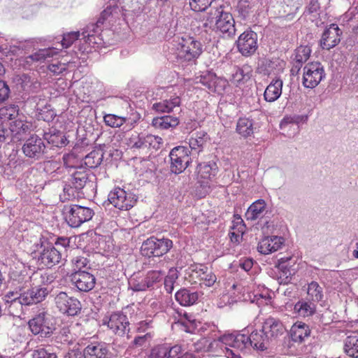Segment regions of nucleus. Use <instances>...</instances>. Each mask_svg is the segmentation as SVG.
<instances>
[{
	"mask_svg": "<svg viewBox=\"0 0 358 358\" xmlns=\"http://www.w3.org/2000/svg\"><path fill=\"white\" fill-rule=\"evenodd\" d=\"M10 127L13 134V143L24 139L30 129L29 123L21 120L10 121Z\"/></svg>",
	"mask_w": 358,
	"mask_h": 358,
	"instance_id": "nucleus-28",
	"label": "nucleus"
},
{
	"mask_svg": "<svg viewBox=\"0 0 358 358\" xmlns=\"http://www.w3.org/2000/svg\"><path fill=\"white\" fill-rule=\"evenodd\" d=\"M74 272L84 271L83 268H88L89 261L86 257L77 256L71 260Z\"/></svg>",
	"mask_w": 358,
	"mask_h": 358,
	"instance_id": "nucleus-58",
	"label": "nucleus"
},
{
	"mask_svg": "<svg viewBox=\"0 0 358 358\" xmlns=\"http://www.w3.org/2000/svg\"><path fill=\"white\" fill-rule=\"evenodd\" d=\"M10 279L13 285L17 287L21 292L22 289L27 287L29 281H31V276H28L22 272L17 271H12L10 274Z\"/></svg>",
	"mask_w": 358,
	"mask_h": 358,
	"instance_id": "nucleus-44",
	"label": "nucleus"
},
{
	"mask_svg": "<svg viewBox=\"0 0 358 358\" xmlns=\"http://www.w3.org/2000/svg\"><path fill=\"white\" fill-rule=\"evenodd\" d=\"M55 352H50L49 349L38 348L34 351L32 358H57Z\"/></svg>",
	"mask_w": 358,
	"mask_h": 358,
	"instance_id": "nucleus-62",
	"label": "nucleus"
},
{
	"mask_svg": "<svg viewBox=\"0 0 358 358\" xmlns=\"http://www.w3.org/2000/svg\"><path fill=\"white\" fill-rule=\"evenodd\" d=\"M58 50L54 48H48L44 49H40L33 54L26 57L24 62L28 65H31L34 63H43L45 62L48 59L54 57L58 54Z\"/></svg>",
	"mask_w": 358,
	"mask_h": 358,
	"instance_id": "nucleus-27",
	"label": "nucleus"
},
{
	"mask_svg": "<svg viewBox=\"0 0 358 358\" xmlns=\"http://www.w3.org/2000/svg\"><path fill=\"white\" fill-rule=\"evenodd\" d=\"M43 138L48 143L56 147H63L67 143V139L64 134L54 128H51L48 131L45 132Z\"/></svg>",
	"mask_w": 358,
	"mask_h": 358,
	"instance_id": "nucleus-35",
	"label": "nucleus"
},
{
	"mask_svg": "<svg viewBox=\"0 0 358 358\" xmlns=\"http://www.w3.org/2000/svg\"><path fill=\"white\" fill-rule=\"evenodd\" d=\"M198 176L203 179H211L217 172V166L215 162H209L199 164L197 166Z\"/></svg>",
	"mask_w": 358,
	"mask_h": 358,
	"instance_id": "nucleus-39",
	"label": "nucleus"
},
{
	"mask_svg": "<svg viewBox=\"0 0 358 358\" xmlns=\"http://www.w3.org/2000/svg\"><path fill=\"white\" fill-rule=\"evenodd\" d=\"M307 294L310 300L314 303L320 302L324 298L323 288L316 281L308 283Z\"/></svg>",
	"mask_w": 358,
	"mask_h": 358,
	"instance_id": "nucleus-43",
	"label": "nucleus"
},
{
	"mask_svg": "<svg viewBox=\"0 0 358 358\" xmlns=\"http://www.w3.org/2000/svg\"><path fill=\"white\" fill-rule=\"evenodd\" d=\"M129 286L134 292H141L148 289L145 278L132 277L129 281Z\"/></svg>",
	"mask_w": 358,
	"mask_h": 358,
	"instance_id": "nucleus-56",
	"label": "nucleus"
},
{
	"mask_svg": "<svg viewBox=\"0 0 358 358\" xmlns=\"http://www.w3.org/2000/svg\"><path fill=\"white\" fill-rule=\"evenodd\" d=\"M19 107L15 104H10L0 108L1 120L14 121L18 115Z\"/></svg>",
	"mask_w": 358,
	"mask_h": 358,
	"instance_id": "nucleus-49",
	"label": "nucleus"
},
{
	"mask_svg": "<svg viewBox=\"0 0 358 358\" xmlns=\"http://www.w3.org/2000/svg\"><path fill=\"white\" fill-rule=\"evenodd\" d=\"M20 51V48L17 45H2V60L6 58L12 59L13 56H15Z\"/></svg>",
	"mask_w": 358,
	"mask_h": 358,
	"instance_id": "nucleus-61",
	"label": "nucleus"
},
{
	"mask_svg": "<svg viewBox=\"0 0 358 358\" xmlns=\"http://www.w3.org/2000/svg\"><path fill=\"white\" fill-rule=\"evenodd\" d=\"M252 72V68L248 64L234 66L229 78V81L234 86L242 88L250 81Z\"/></svg>",
	"mask_w": 358,
	"mask_h": 358,
	"instance_id": "nucleus-19",
	"label": "nucleus"
},
{
	"mask_svg": "<svg viewBox=\"0 0 358 358\" xmlns=\"http://www.w3.org/2000/svg\"><path fill=\"white\" fill-rule=\"evenodd\" d=\"M271 295L269 290L264 287L259 288L258 290L254 291L252 296H250V300L252 303H255L258 306L264 305L267 303L271 299Z\"/></svg>",
	"mask_w": 358,
	"mask_h": 358,
	"instance_id": "nucleus-46",
	"label": "nucleus"
},
{
	"mask_svg": "<svg viewBox=\"0 0 358 358\" xmlns=\"http://www.w3.org/2000/svg\"><path fill=\"white\" fill-rule=\"evenodd\" d=\"M162 138L151 134H132L129 139V144L131 148L145 149V148H158Z\"/></svg>",
	"mask_w": 358,
	"mask_h": 358,
	"instance_id": "nucleus-18",
	"label": "nucleus"
},
{
	"mask_svg": "<svg viewBox=\"0 0 358 358\" xmlns=\"http://www.w3.org/2000/svg\"><path fill=\"white\" fill-rule=\"evenodd\" d=\"M215 0H189L191 9L195 12L206 10Z\"/></svg>",
	"mask_w": 358,
	"mask_h": 358,
	"instance_id": "nucleus-54",
	"label": "nucleus"
},
{
	"mask_svg": "<svg viewBox=\"0 0 358 358\" xmlns=\"http://www.w3.org/2000/svg\"><path fill=\"white\" fill-rule=\"evenodd\" d=\"M55 303L61 313L68 316L77 315L82 308L78 299L68 295L64 292H60L55 296Z\"/></svg>",
	"mask_w": 358,
	"mask_h": 358,
	"instance_id": "nucleus-9",
	"label": "nucleus"
},
{
	"mask_svg": "<svg viewBox=\"0 0 358 358\" xmlns=\"http://www.w3.org/2000/svg\"><path fill=\"white\" fill-rule=\"evenodd\" d=\"M129 324L127 316L121 312L113 313L107 322L108 327L119 336H123L129 332Z\"/></svg>",
	"mask_w": 358,
	"mask_h": 358,
	"instance_id": "nucleus-17",
	"label": "nucleus"
},
{
	"mask_svg": "<svg viewBox=\"0 0 358 358\" xmlns=\"http://www.w3.org/2000/svg\"><path fill=\"white\" fill-rule=\"evenodd\" d=\"M31 331L34 335L41 337H49L53 333L55 327L51 321V316L44 309L41 310L28 322Z\"/></svg>",
	"mask_w": 358,
	"mask_h": 358,
	"instance_id": "nucleus-6",
	"label": "nucleus"
},
{
	"mask_svg": "<svg viewBox=\"0 0 358 358\" xmlns=\"http://www.w3.org/2000/svg\"><path fill=\"white\" fill-rule=\"evenodd\" d=\"M127 118L115 114H106L103 116V122L106 126L111 128H119L126 123Z\"/></svg>",
	"mask_w": 358,
	"mask_h": 358,
	"instance_id": "nucleus-50",
	"label": "nucleus"
},
{
	"mask_svg": "<svg viewBox=\"0 0 358 358\" xmlns=\"http://www.w3.org/2000/svg\"><path fill=\"white\" fill-rule=\"evenodd\" d=\"M22 150L27 157L38 160L45 153V145L41 137L33 134L26 139L22 147Z\"/></svg>",
	"mask_w": 358,
	"mask_h": 358,
	"instance_id": "nucleus-13",
	"label": "nucleus"
},
{
	"mask_svg": "<svg viewBox=\"0 0 358 358\" xmlns=\"http://www.w3.org/2000/svg\"><path fill=\"white\" fill-rule=\"evenodd\" d=\"M190 152L187 147L176 146L170 153L171 171L178 174L183 172L192 162Z\"/></svg>",
	"mask_w": 358,
	"mask_h": 358,
	"instance_id": "nucleus-11",
	"label": "nucleus"
},
{
	"mask_svg": "<svg viewBox=\"0 0 358 358\" xmlns=\"http://www.w3.org/2000/svg\"><path fill=\"white\" fill-rule=\"evenodd\" d=\"M238 11L243 19H247L255 11L253 5L248 0H240L238 3Z\"/></svg>",
	"mask_w": 358,
	"mask_h": 358,
	"instance_id": "nucleus-53",
	"label": "nucleus"
},
{
	"mask_svg": "<svg viewBox=\"0 0 358 358\" xmlns=\"http://www.w3.org/2000/svg\"><path fill=\"white\" fill-rule=\"evenodd\" d=\"M152 125L160 129H168L171 127H176L179 124V120L171 115H164L155 117L152 122Z\"/></svg>",
	"mask_w": 358,
	"mask_h": 358,
	"instance_id": "nucleus-37",
	"label": "nucleus"
},
{
	"mask_svg": "<svg viewBox=\"0 0 358 358\" xmlns=\"http://www.w3.org/2000/svg\"><path fill=\"white\" fill-rule=\"evenodd\" d=\"M341 35L342 31L337 24H330L322 34L320 46L322 49L329 50L340 43Z\"/></svg>",
	"mask_w": 358,
	"mask_h": 358,
	"instance_id": "nucleus-22",
	"label": "nucleus"
},
{
	"mask_svg": "<svg viewBox=\"0 0 358 358\" xmlns=\"http://www.w3.org/2000/svg\"><path fill=\"white\" fill-rule=\"evenodd\" d=\"M178 278L177 271L175 269H170L168 275H164V288L168 293H171L174 288V283Z\"/></svg>",
	"mask_w": 358,
	"mask_h": 358,
	"instance_id": "nucleus-55",
	"label": "nucleus"
},
{
	"mask_svg": "<svg viewBox=\"0 0 358 358\" xmlns=\"http://www.w3.org/2000/svg\"><path fill=\"white\" fill-rule=\"evenodd\" d=\"M209 140L208 134L203 131H199L192 134L188 138V144L191 152L193 154L199 155L203 152L205 145Z\"/></svg>",
	"mask_w": 358,
	"mask_h": 358,
	"instance_id": "nucleus-25",
	"label": "nucleus"
},
{
	"mask_svg": "<svg viewBox=\"0 0 358 358\" xmlns=\"http://www.w3.org/2000/svg\"><path fill=\"white\" fill-rule=\"evenodd\" d=\"M50 292V287H38L33 284L31 289L20 293L17 291L8 292L5 298L6 302L10 303L8 306L10 313L14 316L17 315L23 306H31L43 301Z\"/></svg>",
	"mask_w": 358,
	"mask_h": 358,
	"instance_id": "nucleus-1",
	"label": "nucleus"
},
{
	"mask_svg": "<svg viewBox=\"0 0 358 358\" xmlns=\"http://www.w3.org/2000/svg\"><path fill=\"white\" fill-rule=\"evenodd\" d=\"M18 84L21 86L22 90L27 94L36 93L41 89L40 82L29 75L23 73L18 79Z\"/></svg>",
	"mask_w": 358,
	"mask_h": 358,
	"instance_id": "nucleus-32",
	"label": "nucleus"
},
{
	"mask_svg": "<svg viewBox=\"0 0 358 358\" xmlns=\"http://www.w3.org/2000/svg\"><path fill=\"white\" fill-rule=\"evenodd\" d=\"M164 275L165 273L162 271H149L144 277L148 289L157 287L164 279Z\"/></svg>",
	"mask_w": 358,
	"mask_h": 358,
	"instance_id": "nucleus-45",
	"label": "nucleus"
},
{
	"mask_svg": "<svg viewBox=\"0 0 358 358\" xmlns=\"http://www.w3.org/2000/svg\"><path fill=\"white\" fill-rule=\"evenodd\" d=\"M62 257V251L51 244H41L38 254L36 255L38 264L41 266L52 268L59 264Z\"/></svg>",
	"mask_w": 358,
	"mask_h": 358,
	"instance_id": "nucleus-12",
	"label": "nucleus"
},
{
	"mask_svg": "<svg viewBox=\"0 0 358 358\" xmlns=\"http://www.w3.org/2000/svg\"><path fill=\"white\" fill-rule=\"evenodd\" d=\"M70 278L72 284L80 292H87L92 290L96 283L95 277L87 271L73 272Z\"/></svg>",
	"mask_w": 358,
	"mask_h": 358,
	"instance_id": "nucleus-21",
	"label": "nucleus"
},
{
	"mask_svg": "<svg viewBox=\"0 0 358 358\" xmlns=\"http://www.w3.org/2000/svg\"><path fill=\"white\" fill-rule=\"evenodd\" d=\"M236 132L243 138L250 137L254 134V122L252 119L241 117L236 123Z\"/></svg>",
	"mask_w": 358,
	"mask_h": 358,
	"instance_id": "nucleus-36",
	"label": "nucleus"
},
{
	"mask_svg": "<svg viewBox=\"0 0 358 358\" xmlns=\"http://www.w3.org/2000/svg\"><path fill=\"white\" fill-rule=\"evenodd\" d=\"M311 49L307 45H301L296 48L294 55L295 66L299 68L310 57Z\"/></svg>",
	"mask_w": 358,
	"mask_h": 358,
	"instance_id": "nucleus-48",
	"label": "nucleus"
},
{
	"mask_svg": "<svg viewBox=\"0 0 358 358\" xmlns=\"http://www.w3.org/2000/svg\"><path fill=\"white\" fill-rule=\"evenodd\" d=\"M284 239L280 236H267L264 238L258 243L257 250L261 254L268 255L274 252L281 248Z\"/></svg>",
	"mask_w": 358,
	"mask_h": 358,
	"instance_id": "nucleus-23",
	"label": "nucleus"
},
{
	"mask_svg": "<svg viewBox=\"0 0 358 358\" xmlns=\"http://www.w3.org/2000/svg\"><path fill=\"white\" fill-rule=\"evenodd\" d=\"M284 330L282 323L278 319L270 317L266 319L263 323L262 332L269 340L282 335Z\"/></svg>",
	"mask_w": 358,
	"mask_h": 358,
	"instance_id": "nucleus-24",
	"label": "nucleus"
},
{
	"mask_svg": "<svg viewBox=\"0 0 358 358\" xmlns=\"http://www.w3.org/2000/svg\"><path fill=\"white\" fill-rule=\"evenodd\" d=\"M108 200L115 208L121 210H128L136 203V196L120 187H115L110 192Z\"/></svg>",
	"mask_w": 358,
	"mask_h": 358,
	"instance_id": "nucleus-8",
	"label": "nucleus"
},
{
	"mask_svg": "<svg viewBox=\"0 0 358 358\" xmlns=\"http://www.w3.org/2000/svg\"><path fill=\"white\" fill-rule=\"evenodd\" d=\"M80 36V31H71L63 35L62 45L63 48H68Z\"/></svg>",
	"mask_w": 358,
	"mask_h": 358,
	"instance_id": "nucleus-60",
	"label": "nucleus"
},
{
	"mask_svg": "<svg viewBox=\"0 0 358 358\" xmlns=\"http://www.w3.org/2000/svg\"><path fill=\"white\" fill-rule=\"evenodd\" d=\"M103 24L101 20H97L96 23H90L82 32V35L83 37L85 35H87V34H99L103 30Z\"/></svg>",
	"mask_w": 358,
	"mask_h": 358,
	"instance_id": "nucleus-59",
	"label": "nucleus"
},
{
	"mask_svg": "<svg viewBox=\"0 0 358 358\" xmlns=\"http://www.w3.org/2000/svg\"><path fill=\"white\" fill-rule=\"evenodd\" d=\"M180 103V97L175 96L170 99L163 100L154 103L152 108L159 113H170L175 107L179 106Z\"/></svg>",
	"mask_w": 358,
	"mask_h": 358,
	"instance_id": "nucleus-41",
	"label": "nucleus"
},
{
	"mask_svg": "<svg viewBox=\"0 0 358 358\" xmlns=\"http://www.w3.org/2000/svg\"><path fill=\"white\" fill-rule=\"evenodd\" d=\"M90 171L84 167H78L71 174L68 182L64 185L63 193L59 195L62 202L73 200L79 196V192L91 182Z\"/></svg>",
	"mask_w": 358,
	"mask_h": 358,
	"instance_id": "nucleus-2",
	"label": "nucleus"
},
{
	"mask_svg": "<svg viewBox=\"0 0 358 358\" xmlns=\"http://www.w3.org/2000/svg\"><path fill=\"white\" fill-rule=\"evenodd\" d=\"M84 358H111L109 345L104 342L92 341L83 351Z\"/></svg>",
	"mask_w": 358,
	"mask_h": 358,
	"instance_id": "nucleus-20",
	"label": "nucleus"
},
{
	"mask_svg": "<svg viewBox=\"0 0 358 358\" xmlns=\"http://www.w3.org/2000/svg\"><path fill=\"white\" fill-rule=\"evenodd\" d=\"M178 323L183 327V330L187 333H194L197 328L198 322L192 315L184 313Z\"/></svg>",
	"mask_w": 358,
	"mask_h": 358,
	"instance_id": "nucleus-47",
	"label": "nucleus"
},
{
	"mask_svg": "<svg viewBox=\"0 0 358 358\" xmlns=\"http://www.w3.org/2000/svg\"><path fill=\"white\" fill-rule=\"evenodd\" d=\"M294 310L299 316L308 317L313 315L316 310V306L314 302L306 301L303 300L299 301L294 307Z\"/></svg>",
	"mask_w": 358,
	"mask_h": 358,
	"instance_id": "nucleus-40",
	"label": "nucleus"
},
{
	"mask_svg": "<svg viewBox=\"0 0 358 358\" xmlns=\"http://www.w3.org/2000/svg\"><path fill=\"white\" fill-rule=\"evenodd\" d=\"M291 338L294 342L302 343L310 335L309 326L302 322L294 323L290 330Z\"/></svg>",
	"mask_w": 358,
	"mask_h": 358,
	"instance_id": "nucleus-30",
	"label": "nucleus"
},
{
	"mask_svg": "<svg viewBox=\"0 0 358 358\" xmlns=\"http://www.w3.org/2000/svg\"><path fill=\"white\" fill-rule=\"evenodd\" d=\"M215 22L214 28L216 31L224 34L227 37H233L236 34L235 20L232 15L224 10L220 6L215 10Z\"/></svg>",
	"mask_w": 358,
	"mask_h": 358,
	"instance_id": "nucleus-10",
	"label": "nucleus"
},
{
	"mask_svg": "<svg viewBox=\"0 0 358 358\" xmlns=\"http://www.w3.org/2000/svg\"><path fill=\"white\" fill-rule=\"evenodd\" d=\"M55 280L53 274L47 272H36L31 275V282L33 285H36L42 287H50V285Z\"/></svg>",
	"mask_w": 358,
	"mask_h": 358,
	"instance_id": "nucleus-42",
	"label": "nucleus"
},
{
	"mask_svg": "<svg viewBox=\"0 0 358 358\" xmlns=\"http://www.w3.org/2000/svg\"><path fill=\"white\" fill-rule=\"evenodd\" d=\"M201 43L193 37H182L174 50V55L179 62H191L196 59L202 52Z\"/></svg>",
	"mask_w": 358,
	"mask_h": 358,
	"instance_id": "nucleus-3",
	"label": "nucleus"
},
{
	"mask_svg": "<svg viewBox=\"0 0 358 358\" xmlns=\"http://www.w3.org/2000/svg\"><path fill=\"white\" fill-rule=\"evenodd\" d=\"M103 160V154L99 151H92L84 158V164L90 169L96 168L101 164Z\"/></svg>",
	"mask_w": 358,
	"mask_h": 358,
	"instance_id": "nucleus-51",
	"label": "nucleus"
},
{
	"mask_svg": "<svg viewBox=\"0 0 358 358\" xmlns=\"http://www.w3.org/2000/svg\"><path fill=\"white\" fill-rule=\"evenodd\" d=\"M283 82L280 79L273 80L264 92V100L267 102L276 101L282 94Z\"/></svg>",
	"mask_w": 358,
	"mask_h": 358,
	"instance_id": "nucleus-31",
	"label": "nucleus"
},
{
	"mask_svg": "<svg viewBox=\"0 0 358 358\" xmlns=\"http://www.w3.org/2000/svg\"><path fill=\"white\" fill-rule=\"evenodd\" d=\"M173 245V241L169 238H157L155 236H151L143 241L141 248V252L145 257H159L170 251Z\"/></svg>",
	"mask_w": 358,
	"mask_h": 358,
	"instance_id": "nucleus-5",
	"label": "nucleus"
},
{
	"mask_svg": "<svg viewBox=\"0 0 358 358\" xmlns=\"http://www.w3.org/2000/svg\"><path fill=\"white\" fill-rule=\"evenodd\" d=\"M175 298L181 306H189L197 301L199 294L196 292H191L187 289H181L176 293Z\"/></svg>",
	"mask_w": 358,
	"mask_h": 358,
	"instance_id": "nucleus-33",
	"label": "nucleus"
},
{
	"mask_svg": "<svg viewBox=\"0 0 358 358\" xmlns=\"http://www.w3.org/2000/svg\"><path fill=\"white\" fill-rule=\"evenodd\" d=\"M63 212L65 220L71 227H78L90 221L94 216V210L88 207L80 205H66Z\"/></svg>",
	"mask_w": 358,
	"mask_h": 358,
	"instance_id": "nucleus-4",
	"label": "nucleus"
},
{
	"mask_svg": "<svg viewBox=\"0 0 358 358\" xmlns=\"http://www.w3.org/2000/svg\"><path fill=\"white\" fill-rule=\"evenodd\" d=\"M167 344L157 345L150 350L148 358H166Z\"/></svg>",
	"mask_w": 358,
	"mask_h": 358,
	"instance_id": "nucleus-57",
	"label": "nucleus"
},
{
	"mask_svg": "<svg viewBox=\"0 0 358 358\" xmlns=\"http://www.w3.org/2000/svg\"><path fill=\"white\" fill-rule=\"evenodd\" d=\"M191 275L193 278L199 279L201 281V284L208 287L213 285L217 280L215 275L211 269L202 264L196 266L195 268L192 270Z\"/></svg>",
	"mask_w": 358,
	"mask_h": 358,
	"instance_id": "nucleus-26",
	"label": "nucleus"
},
{
	"mask_svg": "<svg viewBox=\"0 0 358 358\" xmlns=\"http://www.w3.org/2000/svg\"><path fill=\"white\" fill-rule=\"evenodd\" d=\"M266 203L264 199L253 202L245 213L247 220L254 221L262 218L266 213Z\"/></svg>",
	"mask_w": 358,
	"mask_h": 358,
	"instance_id": "nucleus-29",
	"label": "nucleus"
},
{
	"mask_svg": "<svg viewBox=\"0 0 358 358\" xmlns=\"http://www.w3.org/2000/svg\"><path fill=\"white\" fill-rule=\"evenodd\" d=\"M236 44L242 55L250 56L255 52L258 47L257 34L252 30H247L239 36Z\"/></svg>",
	"mask_w": 358,
	"mask_h": 358,
	"instance_id": "nucleus-15",
	"label": "nucleus"
},
{
	"mask_svg": "<svg viewBox=\"0 0 358 358\" xmlns=\"http://www.w3.org/2000/svg\"><path fill=\"white\" fill-rule=\"evenodd\" d=\"M152 336L153 334L151 332H146L144 335L136 336L132 341V344L135 347H142L145 345L147 342L150 341Z\"/></svg>",
	"mask_w": 358,
	"mask_h": 358,
	"instance_id": "nucleus-63",
	"label": "nucleus"
},
{
	"mask_svg": "<svg viewBox=\"0 0 358 358\" xmlns=\"http://www.w3.org/2000/svg\"><path fill=\"white\" fill-rule=\"evenodd\" d=\"M214 343H221L225 346L234 348L241 352H243L247 348L250 347L248 335L245 334H229L220 336L217 341H214Z\"/></svg>",
	"mask_w": 358,
	"mask_h": 358,
	"instance_id": "nucleus-16",
	"label": "nucleus"
},
{
	"mask_svg": "<svg viewBox=\"0 0 358 358\" xmlns=\"http://www.w3.org/2000/svg\"><path fill=\"white\" fill-rule=\"evenodd\" d=\"M248 338L251 343L250 346L253 348L262 351L267 348L266 344L269 339L262 331H253L250 336H248Z\"/></svg>",
	"mask_w": 358,
	"mask_h": 358,
	"instance_id": "nucleus-38",
	"label": "nucleus"
},
{
	"mask_svg": "<svg viewBox=\"0 0 358 358\" xmlns=\"http://www.w3.org/2000/svg\"><path fill=\"white\" fill-rule=\"evenodd\" d=\"M0 143H13L10 121L0 120Z\"/></svg>",
	"mask_w": 358,
	"mask_h": 358,
	"instance_id": "nucleus-52",
	"label": "nucleus"
},
{
	"mask_svg": "<svg viewBox=\"0 0 358 358\" xmlns=\"http://www.w3.org/2000/svg\"><path fill=\"white\" fill-rule=\"evenodd\" d=\"M63 161L66 167L73 169L74 170H76L78 167H83L82 166H78L76 156L72 153L64 155L63 157Z\"/></svg>",
	"mask_w": 358,
	"mask_h": 358,
	"instance_id": "nucleus-64",
	"label": "nucleus"
},
{
	"mask_svg": "<svg viewBox=\"0 0 358 358\" xmlns=\"http://www.w3.org/2000/svg\"><path fill=\"white\" fill-rule=\"evenodd\" d=\"M303 71L302 84L306 88H315L325 77L324 66L320 62L308 63Z\"/></svg>",
	"mask_w": 358,
	"mask_h": 358,
	"instance_id": "nucleus-7",
	"label": "nucleus"
},
{
	"mask_svg": "<svg viewBox=\"0 0 358 358\" xmlns=\"http://www.w3.org/2000/svg\"><path fill=\"white\" fill-rule=\"evenodd\" d=\"M196 83H201L207 87L210 92L217 94H222L227 86L226 80L217 77L215 73L206 71L202 73L195 78Z\"/></svg>",
	"mask_w": 358,
	"mask_h": 358,
	"instance_id": "nucleus-14",
	"label": "nucleus"
},
{
	"mask_svg": "<svg viewBox=\"0 0 358 358\" xmlns=\"http://www.w3.org/2000/svg\"><path fill=\"white\" fill-rule=\"evenodd\" d=\"M344 352L352 358H358V333L352 332L344 341Z\"/></svg>",
	"mask_w": 358,
	"mask_h": 358,
	"instance_id": "nucleus-34",
	"label": "nucleus"
}]
</instances>
